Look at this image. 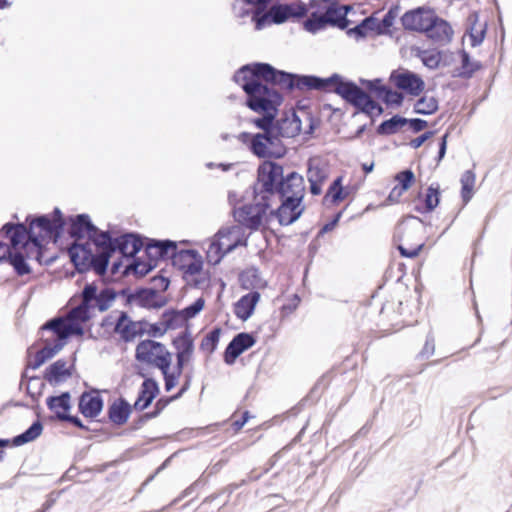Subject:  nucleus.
<instances>
[{"instance_id": "1", "label": "nucleus", "mask_w": 512, "mask_h": 512, "mask_svg": "<svg viewBox=\"0 0 512 512\" xmlns=\"http://www.w3.org/2000/svg\"><path fill=\"white\" fill-rule=\"evenodd\" d=\"M267 67H273L269 63L254 62L241 66L233 75L235 83L241 86L246 94L245 105L256 113L263 114L254 118L252 123L262 132L257 134L288 135L281 127H274L278 107L283 102L282 94L270 87L278 86V76L275 79L267 72Z\"/></svg>"}, {"instance_id": "2", "label": "nucleus", "mask_w": 512, "mask_h": 512, "mask_svg": "<svg viewBox=\"0 0 512 512\" xmlns=\"http://www.w3.org/2000/svg\"><path fill=\"white\" fill-rule=\"evenodd\" d=\"M114 295L109 290L97 293V288L87 285L82 292V303L73 308L66 317L52 319L41 327L40 334L44 346L34 358L32 367L39 368L56 355L66 344L68 337L83 334V324L90 318V310L108 309Z\"/></svg>"}, {"instance_id": "3", "label": "nucleus", "mask_w": 512, "mask_h": 512, "mask_svg": "<svg viewBox=\"0 0 512 512\" xmlns=\"http://www.w3.org/2000/svg\"><path fill=\"white\" fill-rule=\"evenodd\" d=\"M10 245L0 242V262L9 259L19 275L28 274V260L39 261L54 226H5Z\"/></svg>"}, {"instance_id": "4", "label": "nucleus", "mask_w": 512, "mask_h": 512, "mask_svg": "<svg viewBox=\"0 0 512 512\" xmlns=\"http://www.w3.org/2000/svg\"><path fill=\"white\" fill-rule=\"evenodd\" d=\"M267 72L271 78L278 76L279 87L287 92L295 89L299 91L317 90L325 93H334L340 96L347 104H351L355 93L359 87L354 81L343 77L338 73H333L329 77L323 78L316 75H300L273 67H267Z\"/></svg>"}, {"instance_id": "5", "label": "nucleus", "mask_w": 512, "mask_h": 512, "mask_svg": "<svg viewBox=\"0 0 512 512\" xmlns=\"http://www.w3.org/2000/svg\"><path fill=\"white\" fill-rule=\"evenodd\" d=\"M69 233L73 236L78 233L85 234L96 246L95 254L87 252L82 246H74L70 250L71 259L79 271L88 267L103 275L109 259L115 254V245L108 233L99 232L97 226H71Z\"/></svg>"}, {"instance_id": "6", "label": "nucleus", "mask_w": 512, "mask_h": 512, "mask_svg": "<svg viewBox=\"0 0 512 512\" xmlns=\"http://www.w3.org/2000/svg\"><path fill=\"white\" fill-rule=\"evenodd\" d=\"M305 191L303 176L294 170L288 171L276 193L280 205L271 209L269 216L275 217L279 224L296 222L306 209L303 203Z\"/></svg>"}, {"instance_id": "7", "label": "nucleus", "mask_w": 512, "mask_h": 512, "mask_svg": "<svg viewBox=\"0 0 512 512\" xmlns=\"http://www.w3.org/2000/svg\"><path fill=\"white\" fill-rule=\"evenodd\" d=\"M172 264L188 285L199 289L209 286L210 274L204 270L203 258L197 250L178 248L173 254Z\"/></svg>"}, {"instance_id": "8", "label": "nucleus", "mask_w": 512, "mask_h": 512, "mask_svg": "<svg viewBox=\"0 0 512 512\" xmlns=\"http://www.w3.org/2000/svg\"><path fill=\"white\" fill-rule=\"evenodd\" d=\"M238 139L259 159H280L287 153V148L278 134H253L242 132Z\"/></svg>"}, {"instance_id": "9", "label": "nucleus", "mask_w": 512, "mask_h": 512, "mask_svg": "<svg viewBox=\"0 0 512 512\" xmlns=\"http://www.w3.org/2000/svg\"><path fill=\"white\" fill-rule=\"evenodd\" d=\"M285 175L284 167L281 164L272 160H264L257 168L252 194L261 195L272 202Z\"/></svg>"}, {"instance_id": "10", "label": "nucleus", "mask_w": 512, "mask_h": 512, "mask_svg": "<svg viewBox=\"0 0 512 512\" xmlns=\"http://www.w3.org/2000/svg\"><path fill=\"white\" fill-rule=\"evenodd\" d=\"M13 218L17 220L16 224H28V225H91L93 224L90 216L86 213L77 215H70L67 218L64 217L62 211L55 207L52 215L50 214H28L24 222L18 220L17 214L13 215ZM5 224H15L14 221H8Z\"/></svg>"}, {"instance_id": "11", "label": "nucleus", "mask_w": 512, "mask_h": 512, "mask_svg": "<svg viewBox=\"0 0 512 512\" xmlns=\"http://www.w3.org/2000/svg\"><path fill=\"white\" fill-rule=\"evenodd\" d=\"M272 202L261 195L253 194L251 203L233 207L232 214L237 224H263L264 218L268 216Z\"/></svg>"}, {"instance_id": "12", "label": "nucleus", "mask_w": 512, "mask_h": 512, "mask_svg": "<svg viewBox=\"0 0 512 512\" xmlns=\"http://www.w3.org/2000/svg\"><path fill=\"white\" fill-rule=\"evenodd\" d=\"M136 359L159 369H170L172 355L163 344L144 340L136 347Z\"/></svg>"}, {"instance_id": "13", "label": "nucleus", "mask_w": 512, "mask_h": 512, "mask_svg": "<svg viewBox=\"0 0 512 512\" xmlns=\"http://www.w3.org/2000/svg\"><path fill=\"white\" fill-rule=\"evenodd\" d=\"M187 241H172V240H160V239H145V254L154 263L157 264L159 260L171 258L173 260V254L178 250V245L185 244Z\"/></svg>"}, {"instance_id": "14", "label": "nucleus", "mask_w": 512, "mask_h": 512, "mask_svg": "<svg viewBox=\"0 0 512 512\" xmlns=\"http://www.w3.org/2000/svg\"><path fill=\"white\" fill-rule=\"evenodd\" d=\"M390 81L397 89L411 96H419L425 89L424 80L418 74L409 70L393 71L390 75Z\"/></svg>"}, {"instance_id": "15", "label": "nucleus", "mask_w": 512, "mask_h": 512, "mask_svg": "<svg viewBox=\"0 0 512 512\" xmlns=\"http://www.w3.org/2000/svg\"><path fill=\"white\" fill-rule=\"evenodd\" d=\"M353 10V6L340 4L338 0L328 2L323 8V16L328 26L345 30L350 24L348 14Z\"/></svg>"}, {"instance_id": "16", "label": "nucleus", "mask_w": 512, "mask_h": 512, "mask_svg": "<svg viewBox=\"0 0 512 512\" xmlns=\"http://www.w3.org/2000/svg\"><path fill=\"white\" fill-rule=\"evenodd\" d=\"M434 10L425 6L406 11L400 18L404 30L423 33Z\"/></svg>"}, {"instance_id": "17", "label": "nucleus", "mask_w": 512, "mask_h": 512, "mask_svg": "<svg viewBox=\"0 0 512 512\" xmlns=\"http://www.w3.org/2000/svg\"><path fill=\"white\" fill-rule=\"evenodd\" d=\"M269 11L273 24L280 25L292 18L300 19L305 17L308 13V8L303 2L290 4L277 3L274 4Z\"/></svg>"}, {"instance_id": "18", "label": "nucleus", "mask_w": 512, "mask_h": 512, "mask_svg": "<svg viewBox=\"0 0 512 512\" xmlns=\"http://www.w3.org/2000/svg\"><path fill=\"white\" fill-rule=\"evenodd\" d=\"M350 105L355 108L354 115L359 113L365 114L372 119V122L384 112L383 107L360 86L358 87Z\"/></svg>"}, {"instance_id": "19", "label": "nucleus", "mask_w": 512, "mask_h": 512, "mask_svg": "<svg viewBox=\"0 0 512 512\" xmlns=\"http://www.w3.org/2000/svg\"><path fill=\"white\" fill-rule=\"evenodd\" d=\"M423 33L428 39L440 45L450 43L454 34L451 25L446 20L437 16L435 12Z\"/></svg>"}, {"instance_id": "20", "label": "nucleus", "mask_w": 512, "mask_h": 512, "mask_svg": "<svg viewBox=\"0 0 512 512\" xmlns=\"http://www.w3.org/2000/svg\"><path fill=\"white\" fill-rule=\"evenodd\" d=\"M226 253L240 245H245L246 238L242 226H226L215 235Z\"/></svg>"}, {"instance_id": "21", "label": "nucleus", "mask_w": 512, "mask_h": 512, "mask_svg": "<svg viewBox=\"0 0 512 512\" xmlns=\"http://www.w3.org/2000/svg\"><path fill=\"white\" fill-rule=\"evenodd\" d=\"M255 343V339L248 333H240L233 338L229 343L225 351V362L227 364H233L237 357L242 354L245 350L252 347Z\"/></svg>"}, {"instance_id": "22", "label": "nucleus", "mask_w": 512, "mask_h": 512, "mask_svg": "<svg viewBox=\"0 0 512 512\" xmlns=\"http://www.w3.org/2000/svg\"><path fill=\"white\" fill-rule=\"evenodd\" d=\"M112 242L115 245V253L118 252L124 257L135 256L145 244V241L134 234L123 235L118 239H112Z\"/></svg>"}, {"instance_id": "23", "label": "nucleus", "mask_w": 512, "mask_h": 512, "mask_svg": "<svg viewBox=\"0 0 512 512\" xmlns=\"http://www.w3.org/2000/svg\"><path fill=\"white\" fill-rule=\"evenodd\" d=\"M142 331L141 322L132 321L126 313H121L116 325L115 332L125 341L133 340Z\"/></svg>"}, {"instance_id": "24", "label": "nucleus", "mask_w": 512, "mask_h": 512, "mask_svg": "<svg viewBox=\"0 0 512 512\" xmlns=\"http://www.w3.org/2000/svg\"><path fill=\"white\" fill-rule=\"evenodd\" d=\"M259 300L260 294L257 291L242 296L235 304L236 316L242 320L250 318Z\"/></svg>"}, {"instance_id": "25", "label": "nucleus", "mask_w": 512, "mask_h": 512, "mask_svg": "<svg viewBox=\"0 0 512 512\" xmlns=\"http://www.w3.org/2000/svg\"><path fill=\"white\" fill-rule=\"evenodd\" d=\"M159 392V387L156 381L146 379L141 386V390L137 400L134 403L136 410L142 411L146 409L154 400Z\"/></svg>"}, {"instance_id": "26", "label": "nucleus", "mask_w": 512, "mask_h": 512, "mask_svg": "<svg viewBox=\"0 0 512 512\" xmlns=\"http://www.w3.org/2000/svg\"><path fill=\"white\" fill-rule=\"evenodd\" d=\"M102 406V399L97 393H84L80 397L79 409L85 417H96Z\"/></svg>"}, {"instance_id": "27", "label": "nucleus", "mask_w": 512, "mask_h": 512, "mask_svg": "<svg viewBox=\"0 0 512 512\" xmlns=\"http://www.w3.org/2000/svg\"><path fill=\"white\" fill-rule=\"evenodd\" d=\"M240 283L243 289L257 291L266 288L267 281L261 276L257 268L251 267L240 274Z\"/></svg>"}, {"instance_id": "28", "label": "nucleus", "mask_w": 512, "mask_h": 512, "mask_svg": "<svg viewBox=\"0 0 512 512\" xmlns=\"http://www.w3.org/2000/svg\"><path fill=\"white\" fill-rule=\"evenodd\" d=\"M461 57V67L455 70L454 76L470 79L475 72L482 68V64L480 61H473L470 57V54L462 49L460 51Z\"/></svg>"}, {"instance_id": "29", "label": "nucleus", "mask_w": 512, "mask_h": 512, "mask_svg": "<svg viewBox=\"0 0 512 512\" xmlns=\"http://www.w3.org/2000/svg\"><path fill=\"white\" fill-rule=\"evenodd\" d=\"M178 373H182L184 365L192 358L194 345L190 338L182 337L176 341Z\"/></svg>"}, {"instance_id": "30", "label": "nucleus", "mask_w": 512, "mask_h": 512, "mask_svg": "<svg viewBox=\"0 0 512 512\" xmlns=\"http://www.w3.org/2000/svg\"><path fill=\"white\" fill-rule=\"evenodd\" d=\"M342 181L343 177L338 176L331 183L323 198V204L325 206L338 204L346 198L347 193H344Z\"/></svg>"}, {"instance_id": "31", "label": "nucleus", "mask_w": 512, "mask_h": 512, "mask_svg": "<svg viewBox=\"0 0 512 512\" xmlns=\"http://www.w3.org/2000/svg\"><path fill=\"white\" fill-rule=\"evenodd\" d=\"M404 126H406V118L396 114L391 118L382 121L378 125L376 132L381 136H389L396 134Z\"/></svg>"}, {"instance_id": "32", "label": "nucleus", "mask_w": 512, "mask_h": 512, "mask_svg": "<svg viewBox=\"0 0 512 512\" xmlns=\"http://www.w3.org/2000/svg\"><path fill=\"white\" fill-rule=\"evenodd\" d=\"M47 405L59 419L67 418V412L70 409V395L66 392L60 396L50 397L47 400Z\"/></svg>"}, {"instance_id": "33", "label": "nucleus", "mask_w": 512, "mask_h": 512, "mask_svg": "<svg viewBox=\"0 0 512 512\" xmlns=\"http://www.w3.org/2000/svg\"><path fill=\"white\" fill-rule=\"evenodd\" d=\"M274 127H281L283 132L289 133L288 135H279V140H282V138H291L298 135L301 130V121L294 113L292 119L285 117L275 120Z\"/></svg>"}, {"instance_id": "34", "label": "nucleus", "mask_w": 512, "mask_h": 512, "mask_svg": "<svg viewBox=\"0 0 512 512\" xmlns=\"http://www.w3.org/2000/svg\"><path fill=\"white\" fill-rule=\"evenodd\" d=\"M129 414L130 405L122 399L115 401L109 408L110 420L118 425L124 424L128 420Z\"/></svg>"}, {"instance_id": "35", "label": "nucleus", "mask_w": 512, "mask_h": 512, "mask_svg": "<svg viewBox=\"0 0 512 512\" xmlns=\"http://www.w3.org/2000/svg\"><path fill=\"white\" fill-rule=\"evenodd\" d=\"M377 19L374 17H366L359 24L353 28H347L346 33L348 36H353L355 39H363L367 36L368 32H376Z\"/></svg>"}, {"instance_id": "36", "label": "nucleus", "mask_w": 512, "mask_h": 512, "mask_svg": "<svg viewBox=\"0 0 512 512\" xmlns=\"http://www.w3.org/2000/svg\"><path fill=\"white\" fill-rule=\"evenodd\" d=\"M70 376L67 368V363L63 360H58L53 363L47 370L46 378L52 384H58Z\"/></svg>"}, {"instance_id": "37", "label": "nucleus", "mask_w": 512, "mask_h": 512, "mask_svg": "<svg viewBox=\"0 0 512 512\" xmlns=\"http://www.w3.org/2000/svg\"><path fill=\"white\" fill-rule=\"evenodd\" d=\"M478 18L479 15L477 12H472L468 16V27L466 28V32L470 35L472 47L479 46L483 42L486 34V24H484L479 31H476L475 26L478 22Z\"/></svg>"}, {"instance_id": "38", "label": "nucleus", "mask_w": 512, "mask_h": 512, "mask_svg": "<svg viewBox=\"0 0 512 512\" xmlns=\"http://www.w3.org/2000/svg\"><path fill=\"white\" fill-rule=\"evenodd\" d=\"M205 248L206 259L209 264H218L226 253L216 236L209 239Z\"/></svg>"}, {"instance_id": "39", "label": "nucleus", "mask_w": 512, "mask_h": 512, "mask_svg": "<svg viewBox=\"0 0 512 512\" xmlns=\"http://www.w3.org/2000/svg\"><path fill=\"white\" fill-rule=\"evenodd\" d=\"M439 107L438 100L433 96L423 95L413 105V111L416 114L432 115Z\"/></svg>"}, {"instance_id": "40", "label": "nucleus", "mask_w": 512, "mask_h": 512, "mask_svg": "<svg viewBox=\"0 0 512 512\" xmlns=\"http://www.w3.org/2000/svg\"><path fill=\"white\" fill-rule=\"evenodd\" d=\"M440 201L439 185L436 187L430 185L427 189L425 200L421 205H415V210L418 212H431Z\"/></svg>"}, {"instance_id": "41", "label": "nucleus", "mask_w": 512, "mask_h": 512, "mask_svg": "<svg viewBox=\"0 0 512 512\" xmlns=\"http://www.w3.org/2000/svg\"><path fill=\"white\" fill-rule=\"evenodd\" d=\"M400 12V6L398 4L392 5L388 11L385 13L383 18L378 21L376 26L377 34L383 35L387 34L390 28L393 26L395 19L398 17Z\"/></svg>"}, {"instance_id": "42", "label": "nucleus", "mask_w": 512, "mask_h": 512, "mask_svg": "<svg viewBox=\"0 0 512 512\" xmlns=\"http://www.w3.org/2000/svg\"><path fill=\"white\" fill-rule=\"evenodd\" d=\"M43 430V426L39 421L34 422L24 433L14 437L12 443L14 446H21L37 439Z\"/></svg>"}, {"instance_id": "43", "label": "nucleus", "mask_w": 512, "mask_h": 512, "mask_svg": "<svg viewBox=\"0 0 512 512\" xmlns=\"http://www.w3.org/2000/svg\"><path fill=\"white\" fill-rule=\"evenodd\" d=\"M327 26L323 14L317 11L312 12L310 16L303 21L304 30L312 34L326 29Z\"/></svg>"}, {"instance_id": "44", "label": "nucleus", "mask_w": 512, "mask_h": 512, "mask_svg": "<svg viewBox=\"0 0 512 512\" xmlns=\"http://www.w3.org/2000/svg\"><path fill=\"white\" fill-rule=\"evenodd\" d=\"M442 51L419 50L416 56L420 58L424 66L429 69H437L442 59Z\"/></svg>"}, {"instance_id": "45", "label": "nucleus", "mask_w": 512, "mask_h": 512, "mask_svg": "<svg viewBox=\"0 0 512 512\" xmlns=\"http://www.w3.org/2000/svg\"><path fill=\"white\" fill-rule=\"evenodd\" d=\"M461 182V196L465 203L472 197V191L475 184V173L472 170H466L460 179Z\"/></svg>"}, {"instance_id": "46", "label": "nucleus", "mask_w": 512, "mask_h": 512, "mask_svg": "<svg viewBox=\"0 0 512 512\" xmlns=\"http://www.w3.org/2000/svg\"><path fill=\"white\" fill-rule=\"evenodd\" d=\"M379 99L386 105L401 106L404 101V95L401 92L393 90L390 86L383 89Z\"/></svg>"}, {"instance_id": "47", "label": "nucleus", "mask_w": 512, "mask_h": 512, "mask_svg": "<svg viewBox=\"0 0 512 512\" xmlns=\"http://www.w3.org/2000/svg\"><path fill=\"white\" fill-rule=\"evenodd\" d=\"M156 292L151 289L142 290L131 296V300L144 307H155Z\"/></svg>"}, {"instance_id": "48", "label": "nucleus", "mask_w": 512, "mask_h": 512, "mask_svg": "<svg viewBox=\"0 0 512 512\" xmlns=\"http://www.w3.org/2000/svg\"><path fill=\"white\" fill-rule=\"evenodd\" d=\"M394 178L399 183L398 186L401 187L402 190L406 191L415 181V175L411 169H405L398 172Z\"/></svg>"}, {"instance_id": "49", "label": "nucleus", "mask_w": 512, "mask_h": 512, "mask_svg": "<svg viewBox=\"0 0 512 512\" xmlns=\"http://www.w3.org/2000/svg\"><path fill=\"white\" fill-rule=\"evenodd\" d=\"M251 20L254 23L256 30H261L265 28L267 25L273 24L272 17L270 16V11H255L252 13Z\"/></svg>"}, {"instance_id": "50", "label": "nucleus", "mask_w": 512, "mask_h": 512, "mask_svg": "<svg viewBox=\"0 0 512 512\" xmlns=\"http://www.w3.org/2000/svg\"><path fill=\"white\" fill-rule=\"evenodd\" d=\"M205 306V299L200 297L196 299L191 305L187 306L181 311V315L185 319L194 318L198 313L202 311Z\"/></svg>"}, {"instance_id": "51", "label": "nucleus", "mask_w": 512, "mask_h": 512, "mask_svg": "<svg viewBox=\"0 0 512 512\" xmlns=\"http://www.w3.org/2000/svg\"><path fill=\"white\" fill-rule=\"evenodd\" d=\"M424 243L421 240L416 241L414 244L410 245V247H406L404 244H399L398 249L402 256L413 258L416 257Z\"/></svg>"}, {"instance_id": "52", "label": "nucleus", "mask_w": 512, "mask_h": 512, "mask_svg": "<svg viewBox=\"0 0 512 512\" xmlns=\"http://www.w3.org/2000/svg\"><path fill=\"white\" fill-rule=\"evenodd\" d=\"M327 178L326 172L320 167L309 166L307 171L308 182L323 183Z\"/></svg>"}, {"instance_id": "53", "label": "nucleus", "mask_w": 512, "mask_h": 512, "mask_svg": "<svg viewBox=\"0 0 512 512\" xmlns=\"http://www.w3.org/2000/svg\"><path fill=\"white\" fill-rule=\"evenodd\" d=\"M160 370L164 376L166 391H171L177 385L181 373H178V370L175 373H169V369Z\"/></svg>"}, {"instance_id": "54", "label": "nucleus", "mask_w": 512, "mask_h": 512, "mask_svg": "<svg viewBox=\"0 0 512 512\" xmlns=\"http://www.w3.org/2000/svg\"><path fill=\"white\" fill-rule=\"evenodd\" d=\"M155 266H156V263H154L153 261H151L149 259L148 262L135 261V263L133 264V269H134L135 274L140 275V276H145Z\"/></svg>"}, {"instance_id": "55", "label": "nucleus", "mask_w": 512, "mask_h": 512, "mask_svg": "<svg viewBox=\"0 0 512 512\" xmlns=\"http://www.w3.org/2000/svg\"><path fill=\"white\" fill-rule=\"evenodd\" d=\"M406 125L409 126L413 133H419L428 126V122L421 118H406Z\"/></svg>"}, {"instance_id": "56", "label": "nucleus", "mask_w": 512, "mask_h": 512, "mask_svg": "<svg viewBox=\"0 0 512 512\" xmlns=\"http://www.w3.org/2000/svg\"><path fill=\"white\" fill-rule=\"evenodd\" d=\"M170 281L168 277L163 275L154 276L152 278V286L151 290L157 291H165L169 287Z\"/></svg>"}, {"instance_id": "57", "label": "nucleus", "mask_w": 512, "mask_h": 512, "mask_svg": "<svg viewBox=\"0 0 512 512\" xmlns=\"http://www.w3.org/2000/svg\"><path fill=\"white\" fill-rule=\"evenodd\" d=\"M385 87L386 85L382 83V80L380 78L367 81V90L369 92L374 93L377 96V98H379Z\"/></svg>"}, {"instance_id": "58", "label": "nucleus", "mask_w": 512, "mask_h": 512, "mask_svg": "<svg viewBox=\"0 0 512 512\" xmlns=\"http://www.w3.org/2000/svg\"><path fill=\"white\" fill-rule=\"evenodd\" d=\"M435 134V131H426L424 133H422L420 136L412 139L409 143V145L414 148V149H418L419 147H421L428 139H430L431 137H433Z\"/></svg>"}, {"instance_id": "59", "label": "nucleus", "mask_w": 512, "mask_h": 512, "mask_svg": "<svg viewBox=\"0 0 512 512\" xmlns=\"http://www.w3.org/2000/svg\"><path fill=\"white\" fill-rule=\"evenodd\" d=\"M447 139H448V133H445L441 136L439 140V149L438 154L436 157L437 164H439L442 159L445 157L446 150H447Z\"/></svg>"}, {"instance_id": "60", "label": "nucleus", "mask_w": 512, "mask_h": 512, "mask_svg": "<svg viewBox=\"0 0 512 512\" xmlns=\"http://www.w3.org/2000/svg\"><path fill=\"white\" fill-rule=\"evenodd\" d=\"M406 190H402L401 187L395 186L389 193L387 200L389 203H396Z\"/></svg>"}, {"instance_id": "61", "label": "nucleus", "mask_w": 512, "mask_h": 512, "mask_svg": "<svg viewBox=\"0 0 512 512\" xmlns=\"http://www.w3.org/2000/svg\"><path fill=\"white\" fill-rule=\"evenodd\" d=\"M218 338H219L218 333L216 331H213L204 338V340L202 342V346L203 347L211 346V350H214L215 345L218 341Z\"/></svg>"}, {"instance_id": "62", "label": "nucleus", "mask_w": 512, "mask_h": 512, "mask_svg": "<svg viewBox=\"0 0 512 512\" xmlns=\"http://www.w3.org/2000/svg\"><path fill=\"white\" fill-rule=\"evenodd\" d=\"M309 190L312 195H320L322 193V184L323 183H317V182H309Z\"/></svg>"}, {"instance_id": "63", "label": "nucleus", "mask_w": 512, "mask_h": 512, "mask_svg": "<svg viewBox=\"0 0 512 512\" xmlns=\"http://www.w3.org/2000/svg\"><path fill=\"white\" fill-rule=\"evenodd\" d=\"M434 340L433 339H427L426 340V343H425V346H424V349L422 351V353L426 356H430L431 354H433L434 352Z\"/></svg>"}, {"instance_id": "64", "label": "nucleus", "mask_w": 512, "mask_h": 512, "mask_svg": "<svg viewBox=\"0 0 512 512\" xmlns=\"http://www.w3.org/2000/svg\"><path fill=\"white\" fill-rule=\"evenodd\" d=\"M343 214V211H339L333 215V217L326 224H338L340 218Z\"/></svg>"}]
</instances>
